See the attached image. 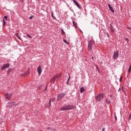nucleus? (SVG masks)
Segmentation results:
<instances>
[{"instance_id":"f03ea898","label":"nucleus","mask_w":131,"mask_h":131,"mask_svg":"<svg viewBox=\"0 0 131 131\" xmlns=\"http://www.w3.org/2000/svg\"><path fill=\"white\" fill-rule=\"evenodd\" d=\"M95 45V42L94 41L90 40L89 41L88 46V51H91L93 49V46Z\"/></svg>"},{"instance_id":"bb28decb","label":"nucleus","mask_w":131,"mask_h":131,"mask_svg":"<svg viewBox=\"0 0 131 131\" xmlns=\"http://www.w3.org/2000/svg\"><path fill=\"white\" fill-rule=\"evenodd\" d=\"M63 42L65 43H67V44H68V42H67V41L65 39L63 40Z\"/></svg>"},{"instance_id":"a878e982","label":"nucleus","mask_w":131,"mask_h":131,"mask_svg":"<svg viewBox=\"0 0 131 131\" xmlns=\"http://www.w3.org/2000/svg\"><path fill=\"white\" fill-rule=\"evenodd\" d=\"M125 40H126L127 42H128V41H129V39H128V38H126L125 39Z\"/></svg>"},{"instance_id":"2f4dec72","label":"nucleus","mask_w":131,"mask_h":131,"mask_svg":"<svg viewBox=\"0 0 131 131\" xmlns=\"http://www.w3.org/2000/svg\"><path fill=\"white\" fill-rule=\"evenodd\" d=\"M105 127H103V128H102V131H105Z\"/></svg>"},{"instance_id":"ddd939ff","label":"nucleus","mask_w":131,"mask_h":131,"mask_svg":"<svg viewBox=\"0 0 131 131\" xmlns=\"http://www.w3.org/2000/svg\"><path fill=\"white\" fill-rule=\"evenodd\" d=\"M54 101H55V99H54V98L51 99L49 101V103L47 105V107H50L51 106V102H54Z\"/></svg>"},{"instance_id":"c85d7f7f","label":"nucleus","mask_w":131,"mask_h":131,"mask_svg":"<svg viewBox=\"0 0 131 131\" xmlns=\"http://www.w3.org/2000/svg\"><path fill=\"white\" fill-rule=\"evenodd\" d=\"M130 119H131V114H130L129 115L128 120H130Z\"/></svg>"},{"instance_id":"4c0bfd02","label":"nucleus","mask_w":131,"mask_h":131,"mask_svg":"<svg viewBox=\"0 0 131 131\" xmlns=\"http://www.w3.org/2000/svg\"><path fill=\"white\" fill-rule=\"evenodd\" d=\"M46 89H47V87H46V88L45 89V91H46Z\"/></svg>"},{"instance_id":"9b49d317","label":"nucleus","mask_w":131,"mask_h":131,"mask_svg":"<svg viewBox=\"0 0 131 131\" xmlns=\"http://www.w3.org/2000/svg\"><path fill=\"white\" fill-rule=\"evenodd\" d=\"M73 3H75V4L76 5V6H77V7L79 9H81V7L80 6L79 4H78V3H77L76 1L73 0Z\"/></svg>"},{"instance_id":"412c9836","label":"nucleus","mask_w":131,"mask_h":131,"mask_svg":"<svg viewBox=\"0 0 131 131\" xmlns=\"http://www.w3.org/2000/svg\"><path fill=\"white\" fill-rule=\"evenodd\" d=\"M27 75L25 73H23L21 74V76L24 77V76H26Z\"/></svg>"},{"instance_id":"39448f33","label":"nucleus","mask_w":131,"mask_h":131,"mask_svg":"<svg viewBox=\"0 0 131 131\" xmlns=\"http://www.w3.org/2000/svg\"><path fill=\"white\" fill-rule=\"evenodd\" d=\"M13 96V93H6L5 94V98L6 100H10L12 96Z\"/></svg>"},{"instance_id":"393cba45","label":"nucleus","mask_w":131,"mask_h":131,"mask_svg":"<svg viewBox=\"0 0 131 131\" xmlns=\"http://www.w3.org/2000/svg\"><path fill=\"white\" fill-rule=\"evenodd\" d=\"M131 71V66H129V69L128 70V72H130Z\"/></svg>"},{"instance_id":"a211bd4d","label":"nucleus","mask_w":131,"mask_h":131,"mask_svg":"<svg viewBox=\"0 0 131 131\" xmlns=\"http://www.w3.org/2000/svg\"><path fill=\"white\" fill-rule=\"evenodd\" d=\"M16 36L18 38V39L21 40V38L19 36V34H16Z\"/></svg>"},{"instance_id":"72a5a7b5","label":"nucleus","mask_w":131,"mask_h":131,"mask_svg":"<svg viewBox=\"0 0 131 131\" xmlns=\"http://www.w3.org/2000/svg\"><path fill=\"white\" fill-rule=\"evenodd\" d=\"M47 129L49 130L51 129V128L50 127H48Z\"/></svg>"},{"instance_id":"c9c22d12","label":"nucleus","mask_w":131,"mask_h":131,"mask_svg":"<svg viewBox=\"0 0 131 131\" xmlns=\"http://www.w3.org/2000/svg\"><path fill=\"white\" fill-rule=\"evenodd\" d=\"M107 35L108 37H109V34H107Z\"/></svg>"},{"instance_id":"aec40b11","label":"nucleus","mask_w":131,"mask_h":131,"mask_svg":"<svg viewBox=\"0 0 131 131\" xmlns=\"http://www.w3.org/2000/svg\"><path fill=\"white\" fill-rule=\"evenodd\" d=\"M105 102H106V103H107V104H110V103H111L110 100H108V99H106V100H105Z\"/></svg>"},{"instance_id":"c756f323","label":"nucleus","mask_w":131,"mask_h":131,"mask_svg":"<svg viewBox=\"0 0 131 131\" xmlns=\"http://www.w3.org/2000/svg\"><path fill=\"white\" fill-rule=\"evenodd\" d=\"M122 80V77H120V78L119 79V81H121Z\"/></svg>"},{"instance_id":"6ab92c4d","label":"nucleus","mask_w":131,"mask_h":131,"mask_svg":"<svg viewBox=\"0 0 131 131\" xmlns=\"http://www.w3.org/2000/svg\"><path fill=\"white\" fill-rule=\"evenodd\" d=\"M57 75V78H60L61 77V73L58 74V75Z\"/></svg>"},{"instance_id":"2eb2a0df","label":"nucleus","mask_w":131,"mask_h":131,"mask_svg":"<svg viewBox=\"0 0 131 131\" xmlns=\"http://www.w3.org/2000/svg\"><path fill=\"white\" fill-rule=\"evenodd\" d=\"M73 25L74 26L75 28H77V23L76 22L74 21V20H73Z\"/></svg>"},{"instance_id":"e433bc0d","label":"nucleus","mask_w":131,"mask_h":131,"mask_svg":"<svg viewBox=\"0 0 131 131\" xmlns=\"http://www.w3.org/2000/svg\"><path fill=\"white\" fill-rule=\"evenodd\" d=\"M117 118L116 117H115V119H116V120Z\"/></svg>"},{"instance_id":"f3484780","label":"nucleus","mask_w":131,"mask_h":131,"mask_svg":"<svg viewBox=\"0 0 131 131\" xmlns=\"http://www.w3.org/2000/svg\"><path fill=\"white\" fill-rule=\"evenodd\" d=\"M69 80H70V75H69V78L67 80V82H66L67 84H69Z\"/></svg>"},{"instance_id":"4468645a","label":"nucleus","mask_w":131,"mask_h":131,"mask_svg":"<svg viewBox=\"0 0 131 131\" xmlns=\"http://www.w3.org/2000/svg\"><path fill=\"white\" fill-rule=\"evenodd\" d=\"M110 29L112 32H114V31H115V29L111 25H110Z\"/></svg>"},{"instance_id":"7c9ffc66","label":"nucleus","mask_w":131,"mask_h":131,"mask_svg":"<svg viewBox=\"0 0 131 131\" xmlns=\"http://www.w3.org/2000/svg\"><path fill=\"white\" fill-rule=\"evenodd\" d=\"M127 29H128V30H131V28L129 27H128Z\"/></svg>"},{"instance_id":"5701e85b","label":"nucleus","mask_w":131,"mask_h":131,"mask_svg":"<svg viewBox=\"0 0 131 131\" xmlns=\"http://www.w3.org/2000/svg\"><path fill=\"white\" fill-rule=\"evenodd\" d=\"M61 30V33L62 34H65V32L64 31V30H63V29H62Z\"/></svg>"},{"instance_id":"7ed1b4c3","label":"nucleus","mask_w":131,"mask_h":131,"mask_svg":"<svg viewBox=\"0 0 131 131\" xmlns=\"http://www.w3.org/2000/svg\"><path fill=\"white\" fill-rule=\"evenodd\" d=\"M103 98H104V95L102 93H100L96 97V101L97 102H100L103 100Z\"/></svg>"},{"instance_id":"cd10ccee","label":"nucleus","mask_w":131,"mask_h":131,"mask_svg":"<svg viewBox=\"0 0 131 131\" xmlns=\"http://www.w3.org/2000/svg\"><path fill=\"white\" fill-rule=\"evenodd\" d=\"M32 18H33V16H31L29 17V19L31 20V19H32Z\"/></svg>"},{"instance_id":"6e6552de","label":"nucleus","mask_w":131,"mask_h":131,"mask_svg":"<svg viewBox=\"0 0 131 131\" xmlns=\"http://www.w3.org/2000/svg\"><path fill=\"white\" fill-rule=\"evenodd\" d=\"M58 77L57 75H55L51 80V82H53V83H55V81L57 79Z\"/></svg>"},{"instance_id":"9d476101","label":"nucleus","mask_w":131,"mask_h":131,"mask_svg":"<svg viewBox=\"0 0 131 131\" xmlns=\"http://www.w3.org/2000/svg\"><path fill=\"white\" fill-rule=\"evenodd\" d=\"M108 7L110 11H111L112 12L114 13V10H113V8H112V6H111L110 4H108Z\"/></svg>"},{"instance_id":"b1692460","label":"nucleus","mask_w":131,"mask_h":131,"mask_svg":"<svg viewBox=\"0 0 131 131\" xmlns=\"http://www.w3.org/2000/svg\"><path fill=\"white\" fill-rule=\"evenodd\" d=\"M27 36H28V37H29V38H32V37H31V36H30V35L29 34H27Z\"/></svg>"},{"instance_id":"20e7f679","label":"nucleus","mask_w":131,"mask_h":131,"mask_svg":"<svg viewBox=\"0 0 131 131\" xmlns=\"http://www.w3.org/2000/svg\"><path fill=\"white\" fill-rule=\"evenodd\" d=\"M119 57V50H117L114 52V59L116 60Z\"/></svg>"},{"instance_id":"f8f14e48","label":"nucleus","mask_w":131,"mask_h":131,"mask_svg":"<svg viewBox=\"0 0 131 131\" xmlns=\"http://www.w3.org/2000/svg\"><path fill=\"white\" fill-rule=\"evenodd\" d=\"M8 18V16H5L4 18L3 19V26H5V25H6V20H7Z\"/></svg>"},{"instance_id":"58836bf2","label":"nucleus","mask_w":131,"mask_h":131,"mask_svg":"<svg viewBox=\"0 0 131 131\" xmlns=\"http://www.w3.org/2000/svg\"><path fill=\"white\" fill-rule=\"evenodd\" d=\"M55 130V129H53V131H54Z\"/></svg>"},{"instance_id":"f257e3e1","label":"nucleus","mask_w":131,"mask_h":131,"mask_svg":"<svg viewBox=\"0 0 131 131\" xmlns=\"http://www.w3.org/2000/svg\"><path fill=\"white\" fill-rule=\"evenodd\" d=\"M75 107L74 105H66L60 108L61 111H66L67 110H71L74 109Z\"/></svg>"},{"instance_id":"1a4fd4ad","label":"nucleus","mask_w":131,"mask_h":131,"mask_svg":"<svg viewBox=\"0 0 131 131\" xmlns=\"http://www.w3.org/2000/svg\"><path fill=\"white\" fill-rule=\"evenodd\" d=\"M37 71L38 74H41V72H42V69H41V68H40V66H39V67L37 68Z\"/></svg>"},{"instance_id":"473e14b6","label":"nucleus","mask_w":131,"mask_h":131,"mask_svg":"<svg viewBox=\"0 0 131 131\" xmlns=\"http://www.w3.org/2000/svg\"><path fill=\"white\" fill-rule=\"evenodd\" d=\"M10 104L11 105H12V104H14V102H10Z\"/></svg>"},{"instance_id":"f704fd0d","label":"nucleus","mask_w":131,"mask_h":131,"mask_svg":"<svg viewBox=\"0 0 131 131\" xmlns=\"http://www.w3.org/2000/svg\"><path fill=\"white\" fill-rule=\"evenodd\" d=\"M92 60H94V57H93V56H92Z\"/></svg>"},{"instance_id":"dca6fc26","label":"nucleus","mask_w":131,"mask_h":131,"mask_svg":"<svg viewBox=\"0 0 131 131\" xmlns=\"http://www.w3.org/2000/svg\"><path fill=\"white\" fill-rule=\"evenodd\" d=\"M80 91V93H83V92H84V87L83 86L81 87Z\"/></svg>"},{"instance_id":"0eeeda50","label":"nucleus","mask_w":131,"mask_h":131,"mask_svg":"<svg viewBox=\"0 0 131 131\" xmlns=\"http://www.w3.org/2000/svg\"><path fill=\"white\" fill-rule=\"evenodd\" d=\"M65 93H61L60 94H59L57 97L58 100H61V99H62L65 97Z\"/></svg>"},{"instance_id":"4be33fe9","label":"nucleus","mask_w":131,"mask_h":131,"mask_svg":"<svg viewBox=\"0 0 131 131\" xmlns=\"http://www.w3.org/2000/svg\"><path fill=\"white\" fill-rule=\"evenodd\" d=\"M51 16H52V18H53V19H56V17H55V16H54V13H52Z\"/></svg>"},{"instance_id":"423d86ee","label":"nucleus","mask_w":131,"mask_h":131,"mask_svg":"<svg viewBox=\"0 0 131 131\" xmlns=\"http://www.w3.org/2000/svg\"><path fill=\"white\" fill-rule=\"evenodd\" d=\"M10 67V63H7L3 66L1 68L2 70H5V69H7V68H9Z\"/></svg>"}]
</instances>
